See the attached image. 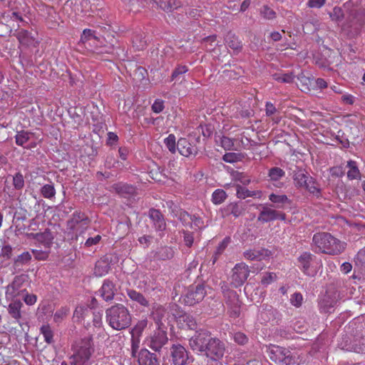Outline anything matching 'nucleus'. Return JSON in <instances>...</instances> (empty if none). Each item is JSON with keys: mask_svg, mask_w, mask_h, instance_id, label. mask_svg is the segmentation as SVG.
<instances>
[{"mask_svg": "<svg viewBox=\"0 0 365 365\" xmlns=\"http://www.w3.org/2000/svg\"><path fill=\"white\" fill-rule=\"evenodd\" d=\"M148 216L152 220L156 231L163 232L166 229L165 217L159 210L150 208L148 211Z\"/></svg>", "mask_w": 365, "mask_h": 365, "instance_id": "19", "label": "nucleus"}, {"mask_svg": "<svg viewBox=\"0 0 365 365\" xmlns=\"http://www.w3.org/2000/svg\"><path fill=\"white\" fill-rule=\"evenodd\" d=\"M234 341L240 346L247 344L249 341L248 336L242 331H237L233 334Z\"/></svg>", "mask_w": 365, "mask_h": 365, "instance_id": "47", "label": "nucleus"}, {"mask_svg": "<svg viewBox=\"0 0 365 365\" xmlns=\"http://www.w3.org/2000/svg\"><path fill=\"white\" fill-rule=\"evenodd\" d=\"M227 193L222 189L216 190L212 195V201L215 205L221 204L227 197Z\"/></svg>", "mask_w": 365, "mask_h": 365, "instance_id": "43", "label": "nucleus"}, {"mask_svg": "<svg viewBox=\"0 0 365 365\" xmlns=\"http://www.w3.org/2000/svg\"><path fill=\"white\" fill-rule=\"evenodd\" d=\"M22 46L36 47L38 41L26 30L21 29L14 34Z\"/></svg>", "mask_w": 365, "mask_h": 365, "instance_id": "21", "label": "nucleus"}, {"mask_svg": "<svg viewBox=\"0 0 365 365\" xmlns=\"http://www.w3.org/2000/svg\"><path fill=\"white\" fill-rule=\"evenodd\" d=\"M27 219V211L25 209L20 208L17 210L13 217V223L16 229L19 231L24 230L25 225L23 222Z\"/></svg>", "mask_w": 365, "mask_h": 365, "instance_id": "27", "label": "nucleus"}, {"mask_svg": "<svg viewBox=\"0 0 365 365\" xmlns=\"http://www.w3.org/2000/svg\"><path fill=\"white\" fill-rule=\"evenodd\" d=\"M41 193L45 198H51L55 196L56 190L53 185L46 184L41 189Z\"/></svg>", "mask_w": 365, "mask_h": 365, "instance_id": "48", "label": "nucleus"}, {"mask_svg": "<svg viewBox=\"0 0 365 365\" xmlns=\"http://www.w3.org/2000/svg\"><path fill=\"white\" fill-rule=\"evenodd\" d=\"M277 278V276L273 272H269L267 273L261 279V283L264 285H267L272 282L275 279Z\"/></svg>", "mask_w": 365, "mask_h": 365, "instance_id": "63", "label": "nucleus"}, {"mask_svg": "<svg viewBox=\"0 0 365 365\" xmlns=\"http://www.w3.org/2000/svg\"><path fill=\"white\" fill-rule=\"evenodd\" d=\"M354 272L360 273L365 279V247L360 250L354 258Z\"/></svg>", "mask_w": 365, "mask_h": 365, "instance_id": "26", "label": "nucleus"}, {"mask_svg": "<svg viewBox=\"0 0 365 365\" xmlns=\"http://www.w3.org/2000/svg\"><path fill=\"white\" fill-rule=\"evenodd\" d=\"M231 275V284L235 288L241 287L250 274L249 267L243 262L236 264L233 267Z\"/></svg>", "mask_w": 365, "mask_h": 365, "instance_id": "9", "label": "nucleus"}, {"mask_svg": "<svg viewBox=\"0 0 365 365\" xmlns=\"http://www.w3.org/2000/svg\"><path fill=\"white\" fill-rule=\"evenodd\" d=\"M206 284L205 282L194 283L188 286L182 294L183 303L187 306L198 304L207 294Z\"/></svg>", "mask_w": 365, "mask_h": 365, "instance_id": "8", "label": "nucleus"}, {"mask_svg": "<svg viewBox=\"0 0 365 365\" xmlns=\"http://www.w3.org/2000/svg\"><path fill=\"white\" fill-rule=\"evenodd\" d=\"M262 255V253L260 251L256 250H247L244 252V257L247 259H260V257Z\"/></svg>", "mask_w": 365, "mask_h": 365, "instance_id": "60", "label": "nucleus"}, {"mask_svg": "<svg viewBox=\"0 0 365 365\" xmlns=\"http://www.w3.org/2000/svg\"><path fill=\"white\" fill-rule=\"evenodd\" d=\"M131 355L133 357L138 356V349L140 344V337L131 336Z\"/></svg>", "mask_w": 365, "mask_h": 365, "instance_id": "58", "label": "nucleus"}, {"mask_svg": "<svg viewBox=\"0 0 365 365\" xmlns=\"http://www.w3.org/2000/svg\"><path fill=\"white\" fill-rule=\"evenodd\" d=\"M13 185L16 190H21L24 187V179L21 173H16L13 177Z\"/></svg>", "mask_w": 365, "mask_h": 365, "instance_id": "54", "label": "nucleus"}, {"mask_svg": "<svg viewBox=\"0 0 365 365\" xmlns=\"http://www.w3.org/2000/svg\"><path fill=\"white\" fill-rule=\"evenodd\" d=\"M155 2L166 12H170L179 6L177 0H156Z\"/></svg>", "mask_w": 365, "mask_h": 365, "instance_id": "34", "label": "nucleus"}, {"mask_svg": "<svg viewBox=\"0 0 365 365\" xmlns=\"http://www.w3.org/2000/svg\"><path fill=\"white\" fill-rule=\"evenodd\" d=\"M314 255L310 252H304L298 258V262L302 267V270L304 274H308L311 262L313 260Z\"/></svg>", "mask_w": 365, "mask_h": 365, "instance_id": "31", "label": "nucleus"}, {"mask_svg": "<svg viewBox=\"0 0 365 365\" xmlns=\"http://www.w3.org/2000/svg\"><path fill=\"white\" fill-rule=\"evenodd\" d=\"M164 109V101L161 99H156L152 105V110L155 113H160Z\"/></svg>", "mask_w": 365, "mask_h": 365, "instance_id": "62", "label": "nucleus"}, {"mask_svg": "<svg viewBox=\"0 0 365 365\" xmlns=\"http://www.w3.org/2000/svg\"><path fill=\"white\" fill-rule=\"evenodd\" d=\"M261 14L267 19H273L276 16V13L274 10L270 9L268 6L264 5L260 11Z\"/></svg>", "mask_w": 365, "mask_h": 365, "instance_id": "56", "label": "nucleus"}, {"mask_svg": "<svg viewBox=\"0 0 365 365\" xmlns=\"http://www.w3.org/2000/svg\"><path fill=\"white\" fill-rule=\"evenodd\" d=\"M73 349V354L70 358L71 364L81 365L88 361L95 351L93 336L88 335L76 341Z\"/></svg>", "mask_w": 365, "mask_h": 365, "instance_id": "4", "label": "nucleus"}, {"mask_svg": "<svg viewBox=\"0 0 365 365\" xmlns=\"http://www.w3.org/2000/svg\"><path fill=\"white\" fill-rule=\"evenodd\" d=\"M110 269L109 260L107 257H105L96 262L93 274L96 277H101L108 274Z\"/></svg>", "mask_w": 365, "mask_h": 365, "instance_id": "24", "label": "nucleus"}, {"mask_svg": "<svg viewBox=\"0 0 365 365\" xmlns=\"http://www.w3.org/2000/svg\"><path fill=\"white\" fill-rule=\"evenodd\" d=\"M168 343L167 327L158 328L150 336L148 346L155 352H160L161 349Z\"/></svg>", "mask_w": 365, "mask_h": 365, "instance_id": "10", "label": "nucleus"}, {"mask_svg": "<svg viewBox=\"0 0 365 365\" xmlns=\"http://www.w3.org/2000/svg\"><path fill=\"white\" fill-rule=\"evenodd\" d=\"M165 168L161 167H156L152 169L149 174L150 178L157 182L164 181L167 178V175L165 173Z\"/></svg>", "mask_w": 365, "mask_h": 365, "instance_id": "38", "label": "nucleus"}, {"mask_svg": "<svg viewBox=\"0 0 365 365\" xmlns=\"http://www.w3.org/2000/svg\"><path fill=\"white\" fill-rule=\"evenodd\" d=\"M23 294V300L27 305H34L36 302L37 297L36 294H29L26 290Z\"/></svg>", "mask_w": 365, "mask_h": 365, "instance_id": "57", "label": "nucleus"}, {"mask_svg": "<svg viewBox=\"0 0 365 365\" xmlns=\"http://www.w3.org/2000/svg\"><path fill=\"white\" fill-rule=\"evenodd\" d=\"M225 43L233 50L234 53H239L242 49V43L234 33L230 31L225 37Z\"/></svg>", "mask_w": 365, "mask_h": 365, "instance_id": "23", "label": "nucleus"}, {"mask_svg": "<svg viewBox=\"0 0 365 365\" xmlns=\"http://www.w3.org/2000/svg\"><path fill=\"white\" fill-rule=\"evenodd\" d=\"M11 302L8 306L7 310L8 313L11 316V318L15 319L19 325L22 327V329L24 330V325L28 326L27 323H21L20 322V319H21V308L23 307V303L21 302L20 299L16 298L11 299Z\"/></svg>", "mask_w": 365, "mask_h": 365, "instance_id": "13", "label": "nucleus"}, {"mask_svg": "<svg viewBox=\"0 0 365 365\" xmlns=\"http://www.w3.org/2000/svg\"><path fill=\"white\" fill-rule=\"evenodd\" d=\"M273 78L280 83H290L293 82L294 76L293 73H274L272 75Z\"/></svg>", "mask_w": 365, "mask_h": 365, "instance_id": "44", "label": "nucleus"}, {"mask_svg": "<svg viewBox=\"0 0 365 365\" xmlns=\"http://www.w3.org/2000/svg\"><path fill=\"white\" fill-rule=\"evenodd\" d=\"M188 71V68L186 66L178 65L173 71L171 75V81L178 80L180 76Z\"/></svg>", "mask_w": 365, "mask_h": 365, "instance_id": "53", "label": "nucleus"}, {"mask_svg": "<svg viewBox=\"0 0 365 365\" xmlns=\"http://www.w3.org/2000/svg\"><path fill=\"white\" fill-rule=\"evenodd\" d=\"M241 153H227L222 156V160L226 163H233L241 160Z\"/></svg>", "mask_w": 365, "mask_h": 365, "instance_id": "50", "label": "nucleus"}, {"mask_svg": "<svg viewBox=\"0 0 365 365\" xmlns=\"http://www.w3.org/2000/svg\"><path fill=\"white\" fill-rule=\"evenodd\" d=\"M336 302L334 297L333 298L330 295L326 294L319 302L320 309L325 313L331 312L330 309L334 307Z\"/></svg>", "mask_w": 365, "mask_h": 365, "instance_id": "32", "label": "nucleus"}, {"mask_svg": "<svg viewBox=\"0 0 365 365\" xmlns=\"http://www.w3.org/2000/svg\"><path fill=\"white\" fill-rule=\"evenodd\" d=\"M236 190H237V196L239 198L245 199L247 197H252V196L255 195L254 192L250 191L246 187H245L240 185H237L236 186Z\"/></svg>", "mask_w": 365, "mask_h": 365, "instance_id": "51", "label": "nucleus"}, {"mask_svg": "<svg viewBox=\"0 0 365 365\" xmlns=\"http://www.w3.org/2000/svg\"><path fill=\"white\" fill-rule=\"evenodd\" d=\"M151 317L158 328L167 327L165 324H169L170 313L163 306H158L152 312Z\"/></svg>", "mask_w": 365, "mask_h": 365, "instance_id": "14", "label": "nucleus"}, {"mask_svg": "<svg viewBox=\"0 0 365 365\" xmlns=\"http://www.w3.org/2000/svg\"><path fill=\"white\" fill-rule=\"evenodd\" d=\"M245 211L244 203L241 201L237 202H231L221 209L223 217L232 215L235 217L240 216Z\"/></svg>", "mask_w": 365, "mask_h": 365, "instance_id": "20", "label": "nucleus"}, {"mask_svg": "<svg viewBox=\"0 0 365 365\" xmlns=\"http://www.w3.org/2000/svg\"><path fill=\"white\" fill-rule=\"evenodd\" d=\"M111 188L118 195L122 197L128 198L136 194V188L132 185L125 182H119L114 183Z\"/></svg>", "mask_w": 365, "mask_h": 365, "instance_id": "17", "label": "nucleus"}, {"mask_svg": "<svg viewBox=\"0 0 365 365\" xmlns=\"http://www.w3.org/2000/svg\"><path fill=\"white\" fill-rule=\"evenodd\" d=\"M31 259V255L29 252H24L20 255H19L16 258L14 259V267L15 268L22 266L24 264H26L29 263Z\"/></svg>", "mask_w": 365, "mask_h": 365, "instance_id": "40", "label": "nucleus"}, {"mask_svg": "<svg viewBox=\"0 0 365 365\" xmlns=\"http://www.w3.org/2000/svg\"><path fill=\"white\" fill-rule=\"evenodd\" d=\"M177 149L182 155L185 157L195 156L198 152V148L196 145H192L188 140L183 138L178 140Z\"/></svg>", "mask_w": 365, "mask_h": 365, "instance_id": "16", "label": "nucleus"}, {"mask_svg": "<svg viewBox=\"0 0 365 365\" xmlns=\"http://www.w3.org/2000/svg\"><path fill=\"white\" fill-rule=\"evenodd\" d=\"M313 242L319 251L327 255H337L345 249L346 243L340 241L330 233L319 232L314 235Z\"/></svg>", "mask_w": 365, "mask_h": 365, "instance_id": "3", "label": "nucleus"}, {"mask_svg": "<svg viewBox=\"0 0 365 365\" xmlns=\"http://www.w3.org/2000/svg\"><path fill=\"white\" fill-rule=\"evenodd\" d=\"M33 238L43 245L46 248H50L53 244L54 234L49 230L46 229L42 232L32 233Z\"/></svg>", "mask_w": 365, "mask_h": 365, "instance_id": "22", "label": "nucleus"}, {"mask_svg": "<svg viewBox=\"0 0 365 365\" xmlns=\"http://www.w3.org/2000/svg\"><path fill=\"white\" fill-rule=\"evenodd\" d=\"M277 210L272 209L271 207L264 206L262 210L259 212L257 221L264 223L275 220Z\"/></svg>", "mask_w": 365, "mask_h": 365, "instance_id": "28", "label": "nucleus"}, {"mask_svg": "<svg viewBox=\"0 0 365 365\" xmlns=\"http://www.w3.org/2000/svg\"><path fill=\"white\" fill-rule=\"evenodd\" d=\"M189 345L194 351L205 356L209 362L220 365V360L225 351V344L220 339L212 337L211 333L205 329L197 331L189 339Z\"/></svg>", "mask_w": 365, "mask_h": 365, "instance_id": "1", "label": "nucleus"}, {"mask_svg": "<svg viewBox=\"0 0 365 365\" xmlns=\"http://www.w3.org/2000/svg\"><path fill=\"white\" fill-rule=\"evenodd\" d=\"M88 218L85 215L80 212H76L73 214L72 218L68 221L71 227H75L78 223L87 220Z\"/></svg>", "mask_w": 365, "mask_h": 365, "instance_id": "45", "label": "nucleus"}, {"mask_svg": "<svg viewBox=\"0 0 365 365\" xmlns=\"http://www.w3.org/2000/svg\"><path fill=\"white\" fill-rule=\"evenodd\" d=\"M141 34H135L133 37V43L138 49H143L146 46V41L144 40Z\"/></svg>", "mask_w": 365, "mask_h": 365, "instance_id": "55", "label": "nucleus"}, {"mask_svg": "<svg viewBox=\"0 0 365 365\" xmlns=\"http://www.w3.org/2000/svg\"><path fill=\"white\" fill-rule=\"evenodd\" d=\"M92 323L93 325L97 328H101L103 326L101 312H93Z\"/></svg>", "mask_w": 365, "mask_h": 365, "instance_id": "59", "label": "nucleus"}, {"mask_svg": "<svg viewBox=\"0 0 365 365\" xmlns=\"http://www.w3.org/2000/svg\"><path fill=\"white\" fill-rule=\"evenodd\" d=\"M220 289L225 304L230 309V316L237 318L240 314L241 301L237 293L231 289L225 282L220 283Z\"/></svg>", "mask_w": 365, "mask_h": 365, "instance_id": "7", "label": "nucleus"}, {"mask_svg": "<svg viewBox=\"0 0 365 365\" xmlns=\"http://www.w3.org/2000/svg\"><path fill=\"white\" fill-rule=\"evenodd\" d=\"M126 293L132 301L138 303L140 305L144 307H148L149 306L148 300L142 293L133 289H128L126 290Z\"/></svg>", "mask_w": 365, "mask_h": 365, "instance_id": "29", "label": "nucleus"}, {"mask_svg": "<svg viewBox=\"0 0 365 365\" xmlns=\"http://www.w3.org/2000/svg\"><path fill=\"white\" fill-rule=\"evenodd\" d=\"M180 322H182V326L189 329H195L197 328V322L195 319L186 313L179 315Z\"/></svg>", "mask_w": 365, "mask_h": 365, "instance_id": "36", "label": "nucleus"}, {"mask_svg": "<svg viewBox=\"0 0 365 365\" xmlns=\"http://www.w3.org/2000/svg\"><path fill=\"white\" fill-rule=\"evenodd\" d=\"M284 171L278 167H274L269 169V176L272 180L277 181L284 175Z\"/></svg>", "mask_w": 365, "mask_h": 365, "instance_id": "49", "label": "nucleus"}, {"mask_svg": "<svg viewBox=\"0 0 365 365\" xmlns=\"http://www.w3.org/2000/svg\"><path fill=\"white\" fill-rule=\"evenodd\" d=\"M170 358L173 365H187L189 360L188 351L180 344H172Z\"/></svg>", "mask_w": 365, "mask_h": 365, "instance_id": "11", "label": "nucleus"}, {"mask_svg": "<svg viewBox=\"0 0 365 365\" xmlns=\"http://www.w3.org/2000/svg\"><path fill=\"white\" fill-rule=\"evenodd\" d=\"M347 168H349L347 177L349 180L361 179V173L355 161L351 160H349L347 162Z\"/></svg>", "mask_w": 365, "mask_h": 365, "instance_id": "33", "label": "nucleus"}, {"mask_svg": "<svg viewBox=\"0 0 365 365\" xmlns=\"http://www.w3.org/2000/svg\"><path fill=\"white\" fill-rule=\"evenodd\" d=\"M28 276L21 274L16 276L11 284L6 287V294L11 299L16 298L26 292V289H21L23 284L26 281Z\"/></svg>", "mask_w": 365, "mask_h": 365, "instance_id": "12", "label": "nucleus"}, {"mask_svg": "<svg viewBox=\"0 0 365 365\" xmlns=\"http://www.w3.org/2000/svg\"><path fill=\"white\" fill-rule=\"evenodd\" d=\"M269 359L277 365H298L297 357L289 349L270 345L267 351Z\"/></svg>", "mask_w": 365, "mask_h": 365, "instance_id": "5", "label": "nucleus"}, {"mask_svg": "<svg viewBox=\"0 0 365 365\" xmlns=\"http://www.w3.org/2000/svg\"><path fill=\"white\" fill-rule=\"evenodd\" d=\"M176 216L184 226L192 227L191 215H190L187 211L180 210L178 214H176Z\"/></svg>", "mask_w": 365, "mask_h": 365, "instance_id": "42", "label": "nucleus"}, {"mask_svg": "<svg viewBox=\"0 0 365 365\" xmlns=\"http://www.w3.org/2000/svg\"><path fill=\"white\" fill-rule=\"evenodd\" d=\"M164 143L168 149L172 153H175L176 150L175 136L173 134H170L165 140Z\"/></svg>", "mask_w": 365, "mask_h": 365, "instance_id": "52", "label": "nucleus"}, {"mask_svg": "<svg viewBox=\"0 0 365 365\" xmlns=\"http://www.w3.org/2000/svg\"><path fill=\"white\" fill-rule=\"evenodd\" d=\"M147 325L148 320L146 319L138 321L130 331L131 336L140 337Z\"/></svg>", "mask_w": 365, "mask_h": 365, "instance_id": "39", "label": "nucleus"}, {"mask_svg": "<svg viewBox=\"0 0 365 365\" xmlns=\"http://www.w3.org/2000/svg\"><path fill=\"white\" fill-rule=\"evenodd\" d=\"M31 135V133L24 130L17 132V134L15 136L16 143L18 145L24 146V145L29 140Z\"/></svg>", "mask_w": 365, "mask_h": 365, "instance_id": "41", "label": "nucleus"}, {"mask_svg": "<svg viewBox=\"0 0 365 365\" xmlns=\"http://www.w3.org/2000/svg\"><path fill=\"white\" fill-rule=\"evenodd\" d=\"M175 251L172 247L163 246L158 248L154 253V258L158 260H169L173 258Z\"/></svg>", "mask_w": 365, "mask_h": 365, "instance_id": "25", "label": "nucleus"}, {"mask_svg": "<svg viewBox=\"0 0 365 365\" xmlns=\"http://www.w3.org/2000/svg\"><path fill=\"white\" fill-rule=\"evenodd\" d=\"M221 145L225 150H230L234 146V142L230 138L222 136L221 138Z\"/></svg>", "mask_w": 365, "mask_h": 365, "instance_id": "64", "label": "nucleus"}, {"mask_svg": "<svg viewBox=\"0 0 365 365\" xmlns=\"http://www.w3.org/2000/svg\"><path fill=\"white\" fill-rule=\"evenodd\" d=\"M106 320L112 329L121 331L131 325L132 314L125 306L116 303L106 309Z\"/></svg>", "mask_w": 365, "mask_h": 365, "instance_id": "2", "label": "nucleus"}, {"mask_svg": "<svg viewBox=\"0 0 365 365\" xmlns=\"http://www.w3.org/2000/svg\"><path fill=\"white\" fill-rule=\"evenodd\" d=\"M137 357L139 365H160L156 354L151 353L147 349H140Z\"/></svg>", "mask_w": 365, "mask_h": 365, "instance_id": "18", "label": "nucleus"}, {"mask_svg": "<svg viewBox=\"0 0 365 365\" xmlns=\"http://www.w3.org/2000/svg\"><path fill=\"white\" fill-rule=\"evenodd\" d=\"M293 180L297 188H303L317 197L321 196V189L316 180L306 170L297 168L293 171Z\"/></svg>", "mask_w": 365, "mask_h": 365, "instance_id": "6", "label": "nucleus"}, {"mask_svg": "<svg viewBox=\"0 0 365 365\" xmlns=\"http://www.w3.org/2000/svg\"><path fill=\"white\" fill-rule=\"evenodd\" d=\"M269 199L276 205H271V207L276 208H283L284 205H291L292 201L287 197L286 195H276L272 193L269 196Z\"/></svg>", "mask_w": 365, "mask_h": 365, "instance_id": "30", "label": "nucleus"}, {"mask_svg": "<svg viewBox=\"0 0 365 365\" xmlns=\"http://www.w3.org/2000/svg\"><path fill=\"white\" fill-rule=\"evenodd\" d=\"M41 332L43 335L44 340L47 344H51L53 342V334L49 325H43L41 327Z\"/></svg>", "mask_w": 365, "mask_h": 365, "instance_id": "46", "label": "nucleus"}, {"mask_svg": "<svg viewBox=\"0 0 365 365\" xmlns=\"http://www.w3.org/2000/svg\"><path fill=\"white\" fill-rule=\"evenodd\" d=\"M303 297L301 293L296 292L292 295L290 301L292 305L299 307L302 305Z\"/></svg>", "mask_w": 365, "mask_h": 365, "instance_id": "61", "label": "nucleus"}, {"mask_svg": "<svg viewBox=\"0 0 365 365\" xmlns=\"http://www.w3.org/2000/svg\"><path fill=\"white\" fill-rule=\"evenodd\" d=\"M117 292L115 284L109 279L103 281V284L99 289L101 297L106 302H111Z\"/></svg>", "mask_w": 365, "mask_h": 365, "instance_id": "15", "label": "nucleus"}, {"mask_svg": "<svg viewBox=\"0 0 365 365\" xmlns=\"http://www.w3.org/2000/svg\"><path fill=\"white\" fill-rule=\"evenodd\" d=\"M328 14L331 20L337 24L341 23L345 16L344 10L339 6H334L332 11L328 12Z\"/></svg>", "mask_w": 365, "mask_h": 365, "instance_id": "37", "label": "nucleus"}, {"mask_svg": "<svg viewBox=\"0 0 365 365\" xmlns=\"http://www.w3.org/2000/svg\"><path fill=\"white\" fill-rule=\"evenodd\" d=\"M101 37L105 38L104 36H98L96 35V31L89 29H86L83 30V34L81 36V41L86 44V43H89L91 41H96L98 42H101Z\"/></svg>", "mask_w": 365, "mask_h": 365, "instance_id": "35", "label": "nucleus"}]
</instances>
